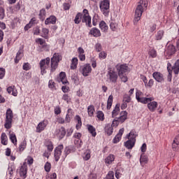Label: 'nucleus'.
Segmentation results:
<instances>
[{"label":"nucleus","mask_w":179,"mask_h":179,"mask_svg":"<svg viewBox=\"0 0 179 179\" xmlns=\"http://www.w3.org/2000/svg\"><path fill=\"white\" fill-rule=\"evenodd\" d=\"M128 117V113L125 110L122 111L120 113V117L119 118H117V120H119L120 122H124L125 120H127Z\"/></svg>","instance_id":"nucleus-23"},{"label":"nucleus","mask_w":179,"mask_h":179,"mask_svg":"<svg viewBox=\"0 0 179 179\" xmlns=\"http://www.w3.org/2000/svg\"><path fill=\"white\" fill-rule=\"evenodd\" d=\"M164 36V31L159 30L155 34V40L159 41L162 40V38H163Z\"/></svg>","instance_id":"nucleus-30"},{"label":"nucleus","mask_w":179,"mask_h":179,"mask_svg":"<svg viewBox=\"0 0 179 179\" xmlns=\"http://www.w3.org/2000/svg\"><path fill=\"white\" fill-rule=\"evenodd\" d=\"M69 153H71V150L69 147H66L64 149V154H65V157H66L68 156V155H69Z\"/></svg>","instance_id":"nucleus-64"},{"label":"nucleus","mask_w":179,"mask_h":179,"mask_svg":"<svg viewBox=\"0 0 179 179\" xmlns=\"http://www.w3.org/2000/svg\"><path fill=\"white\" fill-rule=\"evenodd\" d=\"M62 59V56L59 55V53H54L52 57L50 59V57H46L41 60L39 65L41 69V74L44 75L45 73V69H48L50 68V72H55L57 68H58V64H59V61Z\"/></svg>","instance_id":"nucleus-1"},{"label":"nucleus","mask_w":179,"mask_h":179,"mask_svg":"<svg viewBox=\"0 0 179 179\" xmlns=\"http://www.w3.org/2000/svg\"><path fill=\"white\" fill-rule=\"evenodd\" d=\"M110 28L112 31H117V29H118V24L115 22H110Z\"/></svg>","instance_id":"nucleus-47"},{"label":"nucleus","mask_w":179,"mask_h":179,"mask_svg":"<svg viewBox=\"0 0 179 179\" xmlns=\"http://www.w3.org/2000/svg\"><path fill=\"white\" fill-rule=\"evenodd\" d=\"M1 141L2 145H8V136L6 133H2L1 136Z\"/></svg>","instance_id":"nucleus-34"},{"label":"nucleus","mask_w":179,"mask_h":179,"mask_svg":"<svg viewBox=\"0 0 179 179\" xmlns=\"http://www.w3.org/2000/svg\"><path fill=\"white\" fill-rule=\"evenodd\" d=\"M46 179H57V173H53L50 176H46Z\"/></svg>","instance_id":"nucleus-61"},{"label":"nucleus","mask_w":179,"mask_h":179,"mask_svg":"<svg viewBox=\"0 0 179 179\" xmlns=\"http://www.w3.org/2000/svg\"><path fill=\"white\" fill-rule=\"evenodd\" d=\"M62 100H64V101H66V103H69L71 101V97L66 94L63 95Z\"/></svg>","instance_id":"nucleus-57"},{"label":"nucleus","mask_w":179,"mask_h":179,"mask_svg":"<svg viewBox=\"0 0 179 179\" xmlns=\"http://www.w3.org/2000/svg\"><path fill=\"white\" fill-rule=\"evenodd\" d=\"M136 131L135 130H131L129 134L127 135L126 138L129 139L126 142H124V146L127 149H132L134 146H135V143L136 142Z\"/></svg>","instance_id":"nucleus-3"},{"label":"nucleus","mask_w":179,"mask_h":179,"mask_svg":"<svg viewBox=\"0 0 179 179\" xmlns=\"http://www.w3.org/2000/svg\"><path fill=\"white\" fill-rule=\"evenodd\" d=\"M30 68V64L29 63H24L22 66V69H24V71H29Z\"/></svg>","instance_id":"nucleus-55"},{"label":"nucleus","mask_w":179,"mask_h":179,"mask_svg":"<svg viewBox=\"0 0 179 179\" xmlns=\"http://www.w3.org/2000/svg\"><path fill=\"white\" fill-rule=\"evenodd\" d=\"M19 174L23 179H25L27 177V163H23L20 169Z\"/></svg>","instance_id":"nucleus-11"},{"label":"nucleus","mask_w":179,"mask_h":179,"mask_svg":"<svg viewBox=\"0 0 179 179\" xmlns=\"http://www.w3.org/2000/svg\"><path fill=\"white\" fill-rule=\"evenodd\" d=\"M75 121H76V122H77V124L76 125V129H80V128L82 127V119L80 118V116H79L78 115H76Z\"/></svg>","instance_id":"nucleus-24"},{"label":"nucleus","mask_w":179,"mask_h":179,"mask_svg":"<svg viewBox=\"0 0 179 179\" xmlns=\"http://www.w3.org/2000/svg\"><path fill=\"white\" fill-rule=\"evenodd\" d=\"M12 121H13V112L12 109L8 108L6 113V122L4 124V127L6 129L12 128Z\"/></svg>","instance_id":"nucleus-6"},{"label":"nucleus","mask_w":179,"mask_h":179,"mask_svg":"<svg viewBox=\"0 0 179 179\" xmlns=\"http://www.w3.org/2000/svg\"><path fill=\"white\" fill-rule=\"evenodd\" d=\"M10 139L14 145L17 144V139L16 138V135L14 133H11L9 134Z\"/></svg>","instance_id":"nucleus-37"},{"label":"nucleus","mask_w":179,"mask_h":179,"mask_svg":"<svg viewBox=\"0 0 179 179\" xmlns=\"http://www.w3.org/2000/svg\"><path fill=\"white\" fill-rule=\"evenodd\" d=\"M22 57H23V54L22 53V50H20L16 55V57L15 58V63L18 64L19 61L22 59Z\"/></svg>","instance_id":"nucleus-36"},{"label":"nucleus","mask_w":179,"mask_h":179,"mask_svg":"<svg viewBox=\"0 0 179 179\" xmlns=\"http://www.w3.org/2000/svg\"><path fill=\"white\" fill-rule=\"evenodd\" d=\"M88 115L90 117H93V114H94V106L93 105H90L87 108Z\"/></svg>","instance_id":"nucleus-39"},{"label":"nucleus","mask_w":179,"mask_h":179,"mask_svg":"<svg viewBox=\"0 0 179 179\" xmlns=\"http://www.w3.org/2000/svg\"><path fill=\"white\" fill-rule=\"evenodd\" d=\"M146 8H148V1H146V0H140L135 10L134 24H136V23L141 20L142 13H143V10Z\"/></svg>","instance_id":"nucleus-2"},{"label":"nucleus","mask_w":179,"mask_h":179,"mask_svg":"<svg viewBox=\"0 0 179 179\" xmlns=\"http://www.w3.org/2000/svg\"><path fill=\"white\" fill-rule=\"evenodd\" d=\"M57 23V17L50 15L45 20V24H55Z\"/></svg>","instance_id":"nucleus-20"},{"label":"nucleus","mask_w":179,"mask_h":179,"mask_svg":"<svg viewBox=\"0 0 179 179\" xmlns=\"http://www.w3.org/2000/svg\"><path fill=\"white\" fill-rule=\"evenodd\" d=\"M83 15L81 13H78L76 14L75 19H74V22L76 24H79L80 22H82V17Z\"/></svg>","instance_id":"nucleus-31"},{"label":"nucleus","mask_w":179,"mask_h":179,"mask_svg":"<svg viewBox=\"0 0 179 179\" xmlns=\"http://www.w3.org/2000/svg\"><path fill=\"white\" fill-rule=\"evenodd\" d=\"M143 93L141 92V90H137L136 92V99L138 103H141L142 104H148V101H153L155 98L153 97H143Z\"/></svg>","instance_id":"nucleus-8"},{"label":"nucleus","mask_w":179,"mask_h":179,"mask_svg":"<svg viewBox=\"0 0 179 179\" xmlns=\"http://www.w3.org/2000/svg\"><path fill=\"white\" fill-rule=\"evenodd\" d=\"M166 52H167V54L169 55H173V54H174V52H176V47H174V45H169L167 47Z\"/></svg>","instance_id":"nucleus-26"},{"label":"nucleus","mask_w":179,"mask_h":179,"mask_svg":"<svg viewBox=\"0 0 179 179\" xmlns=\"http://www.w3.org/2000/svg\"><path fill=\"white\" fill-rule=\"evenodd\" d=\"M113 126H111V124H108L106 125L105 132H106V134H107V135H108L109 136L110 135H113Z\"/></svg>","instance_id":"nucleus-27"},{"label":"nucleus","mask_w":179,"mask_h":179,"mask_svg":"<svg viewBox=\"0 0 179 179\" xmlns=\"http://www.w3.org/2000/svg\"><path fill=\"white\" fill-rule=\"evenodd\" d=\"M99 28L103 33H106L107 30H108V26L104 21H101V22L99 23Z\"/></svg>","instance_id":"nucleus-25"},{"label":"nucleus","mask_w":179,"mask_h":179,"mask_svg":"<svg viewBox=\"0 0 179 179\" xmlns=\"http://www.w3.org/2000/svg\"><path fill=\"white\" fill-rule=\"evenodd\" d=\"M79 72L84 76L85 78L89 76L90 73H92V66L90 64H85L80 66L78 69Z\"/></svg>","instance_id":"nucleus-9"},{"label":"nucleus","mask_w":179,"mask_h":179,"mask_svg":"<svg viewBox=\"0 0 179 179\" xmlns=\"http://www.w3.org/2000/svg\"><path fill=\"white\" fill-rule=\"evenodd\" d=\"M118 73L115 71L114 69H109L106 73V80L109 83H117V80H118Z\"/></svg>","instance_id":"nucleus-5"},{"label":"nucleus","mask_w":179,"mask_h":179,"mask_svg":"<svg viewBox=\"0 0 179 179\" xmlns=\"http://www.w3.org/2000/svg\"><path fill=\"white\" fill-rule=\"evenodd\" d=\"M58 82H62L63 85H66V83H69L68 80L66 79V74H65V72H61L59 73Z\"/></svg>","instance_id":"nucleus-21"},{"label":"nucleus","mask_w":179,"mask_h":179,"mask_svg":"<svg viewBox=\"0 0 179 179\" xmlns=\"http://www.w3.org/2000/svg\"><path fill=\"white\" fill-rule=\"evenodd\" d=\"M66 134V131H65V127H62L60 129H57L55 131V136L58 138V139H62Z\"/></svg>","instance_id":"nucleus-10"},{"label":"nucleus","mask_w":179,"mask_h":179,"mask_svg":"<svg viewBox=\"0 0 179 179\" xmlns=\"http://www.w3.org/2000/svg\"><path fill=\"white\" fill-rule=\"evenodd\" d=\"M78 59L76 57H73L71 60V69H76L78 68Z\"/></svg>","instance_id":"nucleus-32"},{"label":"nucleus","mask_w":179,"mask_h":179,"mask_svg":"<svg viewBox=\"0 0 179 179\" xmlns=\"http://www.w3.org/2000/svg\"><path fill=\"white\" fill-rule=\"evenodd\" d=\"M113 99H114V97L113 96V95H110L108 96V101H107V109L108 110H110V108H111V106H113Z\"/></svg>","instance_id":"nucleus-38"},{"label":"nucleus","mask_w":179,"mask_h":179,"mask_svg":"<svg viewBox=\"0 0 179 179\" xmlns=\"http://www.w3.org/2000/svg\"><path fill=\"white\" fill-rule=\"evenodd\" d=\"M124 131H125V129L124 128H122L119 130V132L117 134V135L113 138V143H118V142H120V141H121V138H122Z\"/></svg>","instance_id":"nucleus-15"},{"label":"nucleus","mask_w":179,"mask_h":179,"mask_svg":"<svg viewBox=\"0 0 179 179\" xmlns=\"http://www.w3.org/2000/svg\"><path fill=\"white\" fill-rule=\"evenodd\" d=\"M116 69L122 82H124V83L128 82V77H127L126 74L128 72V66L127 64H117Z\"/></svg>","instance_id":"nucleus-4"},{"label":"nucleus","mask_w":179,"mask_h":179,"mask_svg":"<svg viewBox=\"0 0 179 179\" xmlns=\"http://www.w3.org/2000/svg\"><path fill=\"white\" fill-rule=\"evenodd\" d=\"M89 34H91V36H93L94 37H100L101 36V32H100V29L94 27L91 29Z\"/></svg>","instance_id":"nucleus-19"},{"label":"nucleus","mask_w":179,"mask_h":179,"mask_svg":"<svg viewBox=\"0 0 179 179\" xmlns=\"http://www.w3.org/2000/svg\"><path fill=\"white\" fill-rule=\"evenodd\" d=\"M48 33H50V31L48 30V29L43 28L41 37H43L44 38H47V37H48Z\"/></svg>","instance_id":"nucleus-43"},{"label":"nucleus","mask_w":179,"mask_h":179,"mask_svg":"<svg viewBox=\"0 0 179 179\" xmlns=\"http://www.w3.org/2000/svg\"><path fill=\"white\" fill-rule=\"evenodd\" d=\"M48 87L50 89H54L55 87V83L52 80H50L48 83Z\"/></svg>","instance_id":"nucleus-58"},{"label":"nucleus","mask_w":179,"mask_h":179,"mask_svg":"<svg viewBox=\"0 0 179 179\" xmlns=\"http://www.w3.org/2000/svg\"><path fill=\"white\" fill-rule=\"evenodd\" d=\"M149 55L152 58H156V57H157V52H156V50L155 49H152V50H150Z\"/></svg>","instance_id":"nucleus-48"},{"label":"nucleus","mask_w":179,"mask_h":179,"mask_svg":"<svg viewBox=\"0 0 179 179\" xmlns=\"http://www.w3.org/2000/svg\"><path fill=\"white\" fill-rule=\"evenodd\" d=\"M48 125V120H43L38 123V126L36 127V132H42L45 129V127Z\"/></svg>","instance_id":"nucleus-13"},{"label":"nucleus","mask_w":179,"mask_h":179,"mask_svg":"<svg viewBox=\"0 0 179 179\" xmlns=\"http://www.w3.org/2000/svg\"><path fill=\"white\" fill-rule=\"evenodd\" d=\"M96 117L99 121H103L104 120V113L103 111H98L96 113Z\"/></svg>","instance_id":"nucleus-45"},{"label":"nucleus","mask_w":179,"mask_h":179,"mask_svg":"<svg viewBox=\"0 0 179 179\" xmlns=\"http://www.w3.org/2000/svg\"><path fill=\"white\" fill-rule=\"evenodd\" d=\"M87 127L89 132L92 134V136L94 137L97 135V133H96V129L94 128V127H93L91 124H87Z\"/></svg>","instance_id":"nucleus-28"},{"label":"nucleus","mask_w":179,"mask_h":179,"mask_svg":"<svg viewBox=\"0 0 179 179\" xmlns=\"http://www.w3.org/2000/svg\"><path fill=\"white\" fill-rule=\"evenodd\" d=\"M123 101L125 103H130L131 102V96L128 94H124L123 96Z\"/></svg>","instance_id":"nucleus-49"},{"label":"nucleus","mask_w":179,"mask_h":179,"mask_svg":"<svg viewBox=\"0 0 179 179\" xmlns=\"http://www.w3.org/2000/svg\"><path fill=\"white\" fill-rule=\"evenodd\" d=\"M45 171H47V173H49V171H51V164L49 162H46L45 164Z\"/></svg>","instance_id":"nucleus-51"},{"label":"nucleus","mask_w":179,"mask_h":179,"mask_svg":"<svg viewBox=\"0 0 179 179\" xmlns=\"http://www.w3.org/2000/svg\"><path fill=\"white\" fill-rule=\"evenodd\" d=\"M172 149L175 151L179 150V135L177 136L173 140L172 143Z\"/></svg>","instance_id":"nucleus-22"},{"label":"nucleus","mask_w":179,"mask_h":179,"mask_svg":"<svg viewBox=\"0 0 179 179\" xmlns=\"http://www.w3.org/2000/svg\"><path fill=\"white\" fill-rule=\"evenodd\" d=\"M152 76L157 82H164V77L163 76V74L159 72H154Z\"/></svg>","instance_id":"nucleus-16"},{"label":"nucleus","mask_w":179,"mask_h":179,"mask_svg":"<svg viewBox=\"0 0 179 179\" xmlns=\"http://www.w3.org/2000/svg\"><path fill=\"white\" fill-rule=\"evenodd\" d=\"M64 149L63 145H58L55 150V162H58L59 160V157H61V155H62V150Z\"/></svg>","instance_id":"nucleus-12"},{"label":"nucleus","mask_w":179,"mask_h":179,"mask_svg":"<svg viewBox=\"0 0 179 179\" xmlns=\"http://www.w3.org/2000/svg\"><path fill=\"white\" fill-rule=\"evenodd\" d=\"M99 9L104 16L110 13V0H102L99 3Z\"/></svg>","instance_id":"nucleus-7"},{"label":"nucleus","mask_w":179,"mask_h":179,"mask_svg":"<svg viewBox=\"0 0 179 179\" xmlns=\"http://www.w3.org/2000/svg\"><path fill=\"white\" fill-rule=\"evenodd\" d=\"M36 43L39 45L40 48L42 50H46L47 49V43H45V41L41 38L36 39Z\"/></svg>","instance_id":"nucleus-18"},{"label":"nucleus","mask_w":179,"mask_h":179,"mask_svg":"<svg viewBox=\"0 0 179 179\" xmlns=\"http://www.w3.org/2000/svg\"><path fill=\"white\" fill-rule=\"evenodd\" d=\"M115 157L114 155H109L106 159H105V162L106 164H111L113 163V162H114L115 160Z\"/></svg>","instance_id":"nucleus-35"},{"label":"nucleus","mask_w":179,"mask_h":179,"mask_svg":"<svg viewBox=\"0 0 179 179\" xmlns=\"http://www.w3.org/2000/svg\"><path fill=\"white\" fill-rule=\"evenodd\" d=\"M120 123V120L118 118L114 119V120L112 122L111 127H118V124Z\"/></svg>","instance_id":"nucleus-56"},{"label":"nucleus","mask_w":179,"mask_h":179,"mask_svg":"<svg viewBox=\"0 0 179 179\" xmlns=\"http://www.w3.org/2000/svg\"><path fill=\"white\" fill-rule=\"evenodd\" d=\"M120 114V105L117 104L112 112L113 118L117 117Z\"/></svg>","instance_id":"nucleus-33"},{"label":"nucleus","mask_w":179,"mask_h":179,"mask_svg":"<svg viewBox=\"0 0 179 179\" xmlns=\"http://www.w3.org/2000/svg\"><path fill=\"white\" fill-rule=\"evenodd\" d=\"M99 15L94 14L93 17H92V24L93 26H97V23H99Z\"/></svg>","instance_id":"nucleus-41"},{"label":"nucleus","mask_w":179,"mask_h":179,"mask_svg":"<svg viewBox=\"0 0 179 179\" xmlns=\"http://www.w3.org/2000/svg\"><path fill=\"white\" fill-rule=\"evenodd\" d=\"M91 157L90 155V151L87 150L85 152H84V154L83 155V159L84 160H85V162H87V160H89Z\"/></svg>","instance_id":"nucleus-42"},{"label":"nucleus","mask_w":179,"mask_h":179,"mask_svg":"<svg viewBox=\"0 0 179 179\" xmlns=\"http://www.w3.org/2000/svg\"><path fill=\"white\" fill-rule=\"evenodd\" d=\"M140 163L141 166H145L148 163V157L141 155L140 157Z\"/></svg>","instance_id":"nucleus-40"},{"label":"nucleus","mask_w":179,"mask_h":179,"mask_svg":"<svg viewBox=\"0 0 179 179\" xmlns=\"http://www.w3.org/2000/svg\"><path fill=\"white\" fill-rule=\"evenodd\" d=\"M47 148H48V150H49V152H52L53 149H54V145H52V143L51 141H50L47 145H46Z\"/></svg>","instance_id":"nucleus-53"},{"label":"nucleus","mask_w":179,"mask_h":179,"mask_svg":"<svg viewBox=\"0 0 179 179\" xmlns=\"http://www.w3.org/2000/svg\"><path fill=\"white\" fill-rule=\"evenodd\" d=\"M5 77V69L0 68V79H3Z\"/></svg>","instance_id":"nucleus-59"},{"label":"nucleus","mask_w":179,"mask_h":179,"mask_svg":"<svg viewBox=\"0 0 179 179\" xmlns=\"http://www.w3.org/2000/svg\"><path fill=\"white\" fill-rule=\"evenodd\" d=\"M95 49H96V51H97L98 52H100V51H101V44L96 43L95 45Z\"/></svg>","instance_id":"nucleus-62"},{"label":"nucleus","mask_w":179,"mask_h":179,"mask_svg":"<svg viewBox=\"0 0 179 179\" xmlns=\"http://www.w3.org/2000/svg\"><path fill=\"white\" fill-rule=\"evenodd\" d=\"M7 92L9 94H10V93H12L13 96H17V91H15L13 90V87H8L7 88Z\"/></svg>","instance_id":"nucleus-44"},{"label":"nucleus","mask_w":179,"mask_h":179,"mask_svg":"<svg viewBox=\"0 0 179 179\" xmlns=\"http://www.w3.org/2000/svg\"><path fill=\"white\" fill-rule=\"evenodd\" d=\"M153 83H154L153 79H150L148 81V83H147L145 86L148 87H152V86H153Z\"/></svg>","instance_id":"nucleus-63"},{"label":"nucleus","mask_w":179,"mask_h":179,"mask_svg":"<svg viewBox=\"0 0 179 179\" xmlns=\"http://www.w3.org/2000/svg\"><path fill=\"white\" fill-rule=\"evenodd\" d=\"M8 174H10V176H13V170H15V168H13V166H8Z\"/></svg>","instance_id":"nucleus-60"},{"label":"nucleus","mask_w":179,"mask_h":179,"mask_svg":"<svg viewBox=\"0 0 179 179\" xmlns=\"http://www.w3.org/2000/svg\"><path fill=\"white\" fill-rule=\"evenodd\" d=\"M5 17V9L3 8L0 7V19L1 20H3Z\"/></svg>","instance_id":"nucleus-50"},{"label":"nucleus","mask_w":179,"mask_h":179,"mask_svg":"<svg viewBox=\"0 0 179 179\" xmlns=\"http://www.w3.org/2000/svg\"><path fill=\"white\" fill-rule=\"evenodd\" d=\"M104 179H114V172L109 171L106 177Z\"/></svg>","instance_id":"nucleus-52"},{"label":"nucleus","mask_w":179,"mask_h":179,"mask_svg":"<svg viewBox=\"0 0 179 179\" xmlns=\"http://www.w3.org/2000/svg\"><path fill=\"white\" fill-rule=\"evenodd\" d=\"M148 108L151 113H155L156 108H157L158 103L156 101H150L148 103Z\"/></svg>","instance_id":"nucleus-14"},{"label":"nucleus","mask_w":179,"mask_h":179,"mask_svg":"<svg viewBox=\"0 0 179 179\" xmlns=\"http://www.w3.org/2000/svg\"><path fill=\"white\" fill-rule=\"evenodd\" d=\"M99 57L101 59H106V58H107V53H106V52H101Z\"/></svg>","instance_id":"nucleus-54"},{"label":"nucleus","mask_w":179,"mask_h":179,"mask_svg":"<svg viewBox=\"0 0 179 179\" xmlns=\"http://www.w3.org/2000/svg\"><path fill=\"white\" fill-rule=\"evenodd\" d=\"M172 71H173L175 75H178L179 73V59H178L173 66L172 67Z\"/></svg>","instance_id":"nucleus-29"},{"label":"nucleus","mask_w":179,"mask_h":179,"mask_svg":"<svg viewBox=\"0 0 179 179\" xmlns=\"http://www.w3.org/2000/svg\"><path fill=\"white\" fill-rule=\"evenodd\" d=\"M38 16L41 20H44L45 16V9L42 8L39 12Z\"/></svg>","instance_id":"nucleus-46"},{"label":"nucleus","mask_w":179,"mask_h":179,"mask_svg":"<svg viewBox=\"0 0 179 179\" xmlns=\"http://www.w3.org/2000/svg\"><path fill=\"white\" fill-rule=\"evenodd\" d=\"M82 22L83 23H85V26L87 27H92V17L90 15H83Z\"/></svg>","instance_id":"nucleus-17"}]
</instances>
